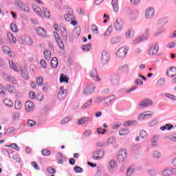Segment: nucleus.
I'll list each match as a JSON object with an SVG mask.
<instances>
[{"label":"nucleus","mask_w":176,"mask_h":176,"mask_svg":"<svg viewBox=\"0 0 176 176\" xmlns=\"http://www.w3.org/2000/svg\"><path fill=\"white\" fill-rule=\"evenodd\" d=\"M127 158V150L126 148H121L118 153V160L119 163H123Z\"/></svg>","instance_id":"f257e3e1"},{"label":"nucleus","mask_w":176,"mask_h":176,"mask_svg":"<svg viewBox=\"0 0 176 176\" xmlns=\"http://www.w3.org/2000/svg\"><path fill=\"white\" fill-rule=\"evenodd\" d=\"M159 52V44L153 43L148 50V56H156Z\"/></svg>","instance_id":"f03ea898"},{"label":"nucleus","mask_w":176,"mask_h":176,"mask_svg":"<svg viewBox=\"0 0 176 176\" xmlns=\"http://www.w3.org/2000/svg\"><path fill=\"white\" fill-rule=\"evenodd\" d=\"M54 38L56 41L58 46H59L60 50H64L65 49V46L64 45V43L63 42V39L60 37V35L57 32H54Z\"/></svg>","instance_id":"7ed1b4c3"},{"label":"nucleus","mask_w":176,"mask_h":176,"mask_svg":"<svg viewBox=\"0 0 176 176\" xmlns=\"http://www.w3.org/2000/svg\"><path fill=\"white\" fill-rule=\"evenodd\" d=\"M105 155V152L104 150H96L94 152V155L92 156L94 160H101L104 157Z\"/></svg>","instance_id":"20e7f679"},{"label":"nucleus","mask_w":176,"mask_h":176,"mask_svg":"<svg viewBox=\"0 0 176 176\" xmlns=\"http://www.w3.org/2000/svg\"><path fill=\"white\" fill-rule=\"evenodd\" d=\"M109 60H111V56L109 54L105 51H103L100 58V63H102L103 65H105V64H108Z\"/></svg>","instance_id":"39448f33"},{"label":"nucleus","mask_w":176,"mask_h":176,"mask_svg":"<svg viewBox=\"0 0 176 176\" xmlns=\"http://www.w3.org/2000/svg\"><path fill=\"white\" fill-rule=\"evenodd\" d=\"M129 52V48L126 47H122L117 52V56L120 58H124L127 53Z\"/></svg>","instance_id":"423d86ee"},{"label":"nucleus","mask_w":176,"mask_h":176,"mask_svg":"<svg viewBox=\"0 0 176 176\" xmlns=\"http://www.w3.org/2000/svg\"><path fill=\"white\" fill-rule=\"evenodd\" d=\"M3 78L6 82H9L11 85H17V79L12 76L8 75L6 73L3 74Z\"/></svg>","instance_id":"0eeeda50"},{"label":"nucleus","mask_w":176,"mask_h":176,"mask_svg":"<svg viewBox=\"0 0 176 176\" xmlns=\"http://www.w3.org/2000/svg\"><path fill=\"white\" fill-rule=\"evenodd\" d=\"M35 108V104L31 100H28L25 104V109L26 112H32Z\"/></svg>","instance_id":"6e6552de"},{"label":"nucleus","mask_w":176,"mask_h":176,"mask_svg":"<svg viewBox=\"0 0 176 176\" xmlns=\"http://www.w3.org/2000/svg\"><path fill=\"white\" fill-rule=\"evenodd\" d=\"M36 32L41 38H46L47 36V32L42 27H37L36 28Z\"/></svg>","instance_id":"1a4fd4ad"},{"label":"nucleus","mask_w":176,"mask_h":176,"mask_svg":"<svg viewBox=\"0 0 176 176\" xmlns=\"http://www.w3.org/2000/svg\"><path fill=\"white\" fill-rule=\"evenodd\" d=\"M2 50L3 53H5V54H7L9 57H11L12 58H13V57H15L16 56L14 54V52H13L12 50H10L9 47L6 45L3 46Z\"/></svg>","instance_id":"9d476101"},{"label":"nucleus","mask_w":176,"mask_h":176,"mask_svg":"<svg viewBox=\"0 0 176 176\" xmlns=\"http://www.w3.org/2000/svg\"><path fill=\"white\" fill-rule=\"evenodd\" d=\"M175 174H176L175 168H166L162 171L163 176L174 175Z\"/></svg>","instance_id":"9b49d317"},{"label":"nucleus","mask_w":176,"mask_h":176,"mask_svg":"<svg viewBox=\"0 0 176 176\" xmlns=\"http://www.w3.org/2000/svg\"><path fill=\"white\" fill-rule=\"evenodd\" d=\"M155 15V9L153 8H149L145 12V17L146 19H152Z\"/></svg>","instance_id":"f8f14e48"},{"label":"nucleus","mask_w":176,"mask_h":176,"mask_svg":"<svg viewBox=\"0 0 176 176\" xmlns=\"http://www.w3.org/2000/svg\"><path fill=\"white\" fill-rule=\"evenodd\" d=\"M94 91V85L89 84L87 86V87L84 89V94H91Z\"/></svg>","instance_id":"ddd939ff"},{"label":"nucleus","mask_w":176,"mask_h":176,"mask_svg":"<svg viewBox=\"0 0 176 176\" xmlns=\"http://www.w3.org/2000/svg\"><path fill=\"white\" fill-rule=\"evenodd\" d=\"M152 104H153V102L150 99H144L139 104V105L140 107H142L144 108L149 107V105H152Z\"/></svg>","instance_id":"4468645a"},{"label":"nucleus","mask_w":176,"mask_h":176,"mask_svg":"<svg viewBox=\"0 0 176 176\" xmlns=\"http://www.w3.org/2000/svg\"><path fill=\"white\" fill-rule=\"evenodd\" d=\"M166 75L169 78H174V76H176V67H170L169 69L166 72Z\"/></svg>","instance_id":"2eb2a0df"},{"label":"nucleus","mask_w":176,"mask_h":176,"mask_svg":"<svg viewBox=\"0 0 176 176\" xmlns=\"http://www.w3.org/2000/svg\"><path fill=\"white\" fill-rule=\"evenodd\" d=\"M9 65L11 69H14V71H16V72H20L21 70V68L19 66L15 65L13 60H9Z\"/></svg>","instance_id":"dca6fc26"},{"label":"nucleus","mask_w":176,"mask_h":176,"mask_svg":"<svg viewBox=\"0 0 176 176\" xmlns=\"http://www.w3.org/2000/svg\"><path fill=\"white\" fill-rule=\"evenodd\" d=\"M91 76L94 80L96 82H100V79L98 75L97 74V69H93L91 72Z\"/></svg>","instance_id":"f3484780"},{"label":"nucleus","mask_w":176,"mask_h":176,"mask_svg":"<svg viewBox=\"0 0 176 176\" xmlns=\"http://www.w3.org/2000/svg\"><path fill=\"white\" fill-rule=\"evenodd\" d=\"M114 27L117 31H120V30L123 28V21L120 19L116 20L114 23Z\"/></svg>","instance_id":"a211bd4d"},{"label":"nucleus","mask_w":176,"mask_h":176,"mask_svg":"<svg viewBox=\"0 0 176 176\" xmlns=\"http://www.w3.org/2000/svg\"><path fill=\"white\" fill-rule=\"evenodd\" d=\"M68 94L67 90L60 91L58 94V100H65Z\"/></svg>","instance_id":"6ab92c4d"},{"label":"nucleus","mask_w":176,"mask_h":176,"mask_svg":"<svg viewBox=\"0 0 176 176\" xmlns=\"http://www.w3.org/2000/svg\"><path fill=\"white\" fill-rule=\"evenodd\" d=\"M115 98L116 97L114 95L110 96L104 100V102L106 105H109L111 102L115 101Z\"/></svg>","instance_id":"aec40b11"},{"label":"nucleus","mask_w":176,"mask_h":176,"mask_svg":"<svg viewBox=\"0 0 176 176\" xmlns=\"http://www.w3.org/2000/svg\"><path fill=\"white\" fill-rule=\"evenodd\" d=\"M111 5L113 6V9L114 12H118L119 11V2L118 0H113L111 1Z\"/></svg>","instance_id":"412c9836"},{"label":"nucleus","mask_w":176,"mask_h":176,"mask_svg":"<svg viewBox=\"0 0 176 176\" xmlns=\"http://www.w3.org/2000/svg\"><path fill=\"white\" fill-rule=\"evenodd\" d=\"M3 104H5L6 107H9L10 108L13 107V101H12L9 98H6L3 101Z\"/></svg>","instance_id":"4be33fe9"},{"label":"nucleus","mask_w":176,"mask_h":176,"mask_svg":"<svg viewBox=\"0 0 176 176\" xmlns=\"http://www.w3.org/2000/svg\"><path fill=\"white\" fill-rule=\"evenodd\" d=\"M130 133L129 128H124L119 131L120 135H127Z\"/></svg>","instance_id":"5701e85b"},{"label":"nucleus","mask_w":176,"mask_h":176,"mask_svg":"<svg viewBox=\"0 0 176 176\" xmlns=\"http://www.w3.org/2000/svg\"><path fill=\"white\" fill-rule=\"evenodd\" d=\"M124 12L125 14H138V12H133L129 8H124Z\"/></svg>","instance_id":"b1692460"},{"label":"nucleus","mask_w":176,"mask_h":176,"mask_svg":"<svg viewBox=\"0 0 176 176\" xmlns=\"http://www.w3.org/2000/svg\"><path fill=\"white\" fill-rule=\"evenodd\" d=\"M41 12L44 14L45 19H50V12L49 11V10H47V8H43Z\"/></svg>","instance_id":"393cba45"},{"label":"nucleus","mask_w":176,"mask_h":176,"mask_svg":"<svg viewBox=\"0 0 176 176\" xmlns=\"http://www.w3.org/2000/svg\"><path fill=\"white\" fill-rule=\"evenodd\" d=\"M51 66L52 68H57L58 66V60H57V58L54 57L51 60Z\"/></svg>","instance_id":"a878e982"},{"label":"nucleus","mask_w":176,"mask_h":176,"mask_svg":"<svg viewBox=\"0 0 176 176\" xmlns=\"http://www.w3.org/2000/svg\"><path fill=\"white\" fill-rule=\"evenodd\" d=\"M6 90L8 91V93H10V94L16 93V88L10 85H8L6 86Z\"/></svg>","instance_id":"bb28decb"},{"label":"nucleus","mask_w":176,"mask_h":176,"mask_svg":"<svg viewBox=\"0 0 176 176\" xmlns=\"http://www.w3.org/2000/svg\"><path fill=\"white\" fill-rule=\"evenodd\" d=\"M44 56H45V60H47V61H49V60H50V58H52V52H50L49 50H45L44 51Z\"/></svg>","instance_id":"cd10ccee"},{"label":"nucleus","mask_w":176,"mask_h":176,"mask_svg":"<svg viewBox=\"0 0 176 176\" xmlns=\"http://www.w3.org/2000/svg\"><path fill=\"white\" fill-rule=\"evenodd\" d=\"M33 10L34 12H35V13L39 16L40 17L42 16V14H41V12H42V10H41V8H39V6H33Z\"/></svg>","instance_id":"c85d7f7f"},{"label":"nucleus","mask_w":176,"mask_h":176,"mask_svg":"<svg viewBox=\"0 0 176 176\" xmlns=\"http://www.w3.org/2000/svg\"><path fill=\"white\" fill-rule=\"evenodd\" d=\"M68 80H69V78L67 77V75L61 74L60 77V83L65 82L68 83Z\"/></svg>","instance_id":"c756f323"},{"label":"nucleus","mask_w":176,"mask_h":176,"mask_svg":"<svg viewBox=\"0 0 176 176\" xmlns=\"http://www.w3.org/2000/svg\"><path fill=\"white\" fill-rule=\"evenodd\" d=\"M134 171H135V168H134V166H130L126 170V174L127 176H130V175H131V174H133L134 173Z\"/></svg>","instance_id":"7c9ffc66"},{"label":"nucleus","mask_w":176,"mask_h":176,"mask_svg":"<svg viewBox=\"0 0 176 176\" xmlns=\"http://www.w3.org/2000/svg\"><path fill=\"white\" fill-rule=\"evenodd\" d=\"M60 32L62 34V36H63V38H65L66 41L68 38V33L67 32V29L65 28H62L60 29Z\"/></svg>","instance_id":"2f4dec72"},{"label":"nucleus","mask_w":176,"mask_h":176,"mask_svg":"<svg viewBox=\"0 0 176 176\" xmlns=\"http://www.w3.org/2000/svg\"><path fill=\"white\" fill-rule=\"evenodd\" d=\"M71 120H72V116H69L60 121V124H65V123H68V122H71Z\"/></svg>","instance_id":"473e14b6"},{"label":"nucleus","mask_w":176,"mask_h":176,"mask_svg":"<svg viewBox=\"0 0 176 176\" xmlns=\"http://www.w3.org/2000/svg\"><path fill=\"white\" fill-rule=\"evenodd\" d=\"M7 36L9 41H11L12 43H16L17 42V40L16 39L14 36H13V34H12L11 33H8Z\"/></svg>","instance_id":"72a5a7b5"},{"label":"nucleus","mask_w":176,"mask_h":176,"mask_svg":"<svg viewBox=\"0 0 176 176\" xmlns=\"http://www.w3.org/2000/svg\"><path fill=\"white\" fill-rule=\"evenodd\" d=\"M87 122H89V117H84L78 120V124H85V123H86Z\"/></svg>","instance_id":"f704fd0d"},{"label":"nucleus","mask_w":176,"mask_h":176,"mask_svg":"<svg viewBox=\"0 0 176 176\" xmlns=\"http://www.w3.org/2000/svg\"><path fill=\"white\" fill-rule=\"evenodd\" d=\"M173 126L171 124H166L165 126H161L160 130L162 131L164 130H171L173 129Z\"/></svg>","instance_id":"c9c22d12"},{"label":"nucleus","mask_w":176,"mask_h":176,"mask_svg":"<svg viewBox=\"0 0 176 176\" xmlns=\"http://www.w3.org/2000/svg\"><path fill=\"white\" fill-rule=\"evenodd\" d=\"M21 76L23 79L28 80V72L25 69H21Z\"/></svg>","instance_id":"e433bc0d"},{"label":"nucleus","mask_w":176,"mask_h":176,"mask_svg":"<svg viewBox=\"0 0 176 176\" xmlns=\"http://www.w3.org/2000/svg\"><path fill=\"white\" fill-rule=\"evenodd\" d=\"M116 166V161L113 160H110L109 163V168H110V170H113V168H115Z\"/></svg>","instance_id":"4c0bfd02"},{"label":"nucleus","mask_w":176,"mask_h":176,"mask_svg":"<svg viewBox=\"0 0 176 176\" xmlns=\"http://www.w3.org/2000/svg\"><path fill=\"white\" fill-rule=\"evenodd\" d=\"M81 49L84 52H89V50H90V49H91V44H87V45H82Z\"/></svg>","instance_id":"58836bf2"},{"label":"nucleus","mask_w":176,"mask_h":176,"mask_svg":"<svg viewBox=\"0 0 176 176\" xmlns=\"http://www.w3.org/2000/svg\"><path fill=\"white\" fill-rule=\"evenodd\" d=\"M134 36V31L133 30H128L126 32V38H133Z\"/></svg>","instance_id":"ea45409f"},{"label":"nucleus","mask_w":176,"mask_h":176,"mask_svg":"<svg viewBox=\"0 0 176 176\" xmlns=\"http://www.w3.org/2000/svg\"><path fill=\"white\" fill-rule=\"evenodd\" d=\"M91 31L94 32V34H96V35H98L100 34V32H98V27L96 25H91Z\"/></svg>","instance_id":"a19ab883"},{"label":"nucleus","mask_w":176,"mask_h":176,"mask_svg":"<svg viewBox=\"0 0 176 176\" xmlns=\"http://www.w3.org/2000/svg\"><path fill=\"white\" fill-rule=\"evenodd\" d=\"M166 23H168V19L166 17L161 18L158 20V24H166Z\"/></svg>","instance_id":"79ce46f5"},{"label":"nucleus","mask_w":176,"mask_h":176,"mask_svg":"<svg viewBox=\"0 0 176 176\" xmlns=\"http://www.w3.org/2000/svg\"><path fill=\"white\" fill-rule=\"evenodd\" d=\"M36 84L38 86H42L43 85V78L38 77L36 80Z\"/></svg>","instance_id":"37998d69"},{"label":"nucleus","mask_w":176,"mask_h":176,"mask_svg":"<svg viewBox=\"0 0 176 176\" xmlns=\"http://www.w3.org/2000/svg\"><path fill=\"white\" fill-rule=\"evenodd\" d=\"M10 29L12 32H19V29L17 28V25L14 23L11 24Z\"/></svg>","instance_id":"c03bdc74"},{"label":"nucleus","mask_w":176,"mask_h":176,"mask_svg":"<svg viewBox=\"0 0 176 176\" xmlns=\"http://www.w3.org/2000/svg\"><path fill=\"white\" fill-rule=\"evenodd\" d=\"M96 131H97L98 134L104 135V134H105V133H107V129H102V128L100 127V128H98V129H96Z\"/></svg>","instance_id":"a18cd8bd"},{"label":"nucleus","mask_w":176,"mask_h":176,"mask_svg":"<svg viewBox=\"0 0 176 176\" xmlns=\"http://www.w3.org/2000/svg\"><path fill=\"white\" fill-rule=\"evenodd\" d=\"M165 96L167 97V98H169L170 100H173V101H176L175 95H173V94H166Z\"/></svg>","instance_id":"49530a36"},{"label":"nucleus","mask_w":176,"mask_h":176,"mask_svg":"<svg viewBox=\"0 0 176 176\" xmlns=\"http://www.w3.org/2000/svg\"><path fill=\"white\" fill-rule=\"evenodd\" d=\"M22 105L23 104H21V102L16 101V102H15V104H14V108H15V109H17V110L21 109Z\"/></svg>","instance_id":"de8ad7c7"},{"label":"nucleus","mask_w":176,"mask_h":176,"mask_svg":"<svg viewBox=\"0 0 176 176\" xmlns=\"http://www.w3.org/2000/svg\"><path fill=\"white\" fill-rule=\"evenodd\" d=\"M91 102H93V100L91 99H90L84 105H82V109H86V108H87V107H90V105H91Z\"/></svg>","instance_id":"09e8293b"},{"label":"nucleus","mask_w":176,"mask_h":176,"mask_svg":"<svg viewBox=\"0 0 176 176\" xmlns=\"http://www.w3.org/2000/svg\"><path fill=\"white\" fill-rule=\"evenodd\" d=\"M21 9L23 10V12H25L26 13H28V12H30V8L25 4H21Z\"/></svg>","instance_id":"8fccbe9b"},{"label":"nucleus","mask_w":176,"mask_h":176,"mask_svg":"<svg viewBox=\"0 0 176 176\" xmlns=\"http://www.w3.org/2000/svg\"><path fill=\"white\" fill-rule=\"evenodd\" d=\"M120 70L122 71V72H129V66L127 65L122 66L120 67Z\"/></svg>","instance_id":"3c124183"},{"label":"nucleus","mask_w":176,"mask_h":176,"mask_svg":"<svg viewBox=\"0 0 176 176\" xmlns=\"http://www.w3.org/2000/svg\"><path fill=\"white\" fill-rule=\"evenodd\" d=\"M140 136L141 137V138H147L148 133L145 131H141L140 133Z\"/></svg>","instance_id":"603ef678"},{"label":"nucleus","mask_w":176,"mask_h":176,"mask_svg":"<svg viewBox=\"0 0 176 176\" xmlns=\"http://www.w3.org/2000/svg\"><path fill=\"white\" fill-rule=\"evenodd\" d=\"M73 35L75 38H78L79 35H80V31L78 30V29H74L73 31Z\"/></svg>","instance_id":"864d4df0"},{"label":"nucleus","mask_w":176,"mask_h":176,"mask_svg":"<svg viewBox=\"0 0 176 176\" xmlns=\"http://www.w3.org/2000/svg\"><path fill=\"white\" fill-rule=\"evenodd\" d=\"M50 151H49L48 149H43L42 151V154L43 155V156H50Z\"/></svg>","instance_id":"5fc2aeb1"},{"label":"nucleus","mask_w":176,"mask_h":176,"mask_svg":"<svg viewBox=\"0 0 176 176\" xmlns=\"http://www.w3.org/2000/svg\"><path fill=\"white\" fill-rule=\"evenodd\" d=\"M40 65L42 68H47V64L46 63V60H41L40 61Z\"/></svg>","instance_id":"6e6d98bb"},{"label":"nucleus","mask_w":176,"mask_h":176,"mask_svg":"<svg viewBox=\"0 0 176 176\" xmlns=\"http://www.w3.org/2000/svg\"><path fill=\"white\" fill-rule=\"evenodd\" d=\"M111 32H112V26L109 27L107 30L104 34V36H108V35H111Z\"/></svg>","instance_id":"4d7b16f0"},{"label":"nucleus","mask_w":176,"mask_h":176,"mask_svg":"<svg viewBox=\"0 0 176 176\" xmlns=\"http://www.w3.org/2000/svg\"><path fill=\"white\" fill-rule=\"evenodd\" d=\"M36 98L37 101H42L43 100V98H44L43 94H42V93L38 94L36 96Z\"/></svg>","instance_id":"13d9d810"},{"label":"nucleus","mask_w":176,"mask_h":176,"mask_svg":"<svg viewBox=\"0 0 176 176\" xmlns=\"http://www.w3.org/2000/svg\"><path fill=\"white\" fill-rule=\"evenodd\" d=\"M47 171L49 173V174H56V169L52 167H48L47 168Z\"/></svg>","instance_id":"bf43d9fd"},{"label":"nucleus","mask_w":176,"mask_h":176,"mask_svg":"<svg viewBox=\"0 0 176 176\" xmlns=\"http://www.w3.org/2000/svg\"><path fill=\"white\" fill-rule=\"evenodd\" d=\"M176 43L175 42H170L167 44V47L168 49H173L175 47Z\"/></svg>","instance_id":"052dcab7"},{"label":"nucleus","mask_w":176,"mask_h":176,"mask_svg":"<svg viewBox=\"0 0 176 176\" xmlns=\"http://www.w3.org/2000/svg\"><path fill=\"white\" fill-rule=\"evenodd\" d=\"M36 123V122L34 120H28V126L29 127H32V126H35Z\"/></svg>","instance_id":"680f3d73"},{"label":"nucleus","mask_w":176,"mask_h":176,"mask_svg":"<svg viewBox=\"0 0 176 176\" xmlns=\"http://www.w3.org/2000/svg\"><path fill=\"white\" fill-rule=\"evenodd\" d=\"M65 19L66 21H71L72 19H74V16H72V14H67L65 16Z\"/></svg>","instance_id":"e2e57ef3"},{"label":"nucleus","mask_w":176,"mask_h":176,"mask_svg":"<svg viewBox=\"0 0 176 176\" xmlns=\"http://www.w3.org/2000/svg\"><path fill=\"white\" fill-rule=\"evenodd\" d=\"M157 142V137L154 136L152 139H151V143H152V146H156V142Z\"/></svg>","instance_id":"0e129e2a"},{"label":"nucleus","mask_w":176,"mask_h":176,"mask_svg":"<svg viewBox=\"0 0 176 176\" xmlns=\"http://www.w3.org/2000/svg\"><path fill=\"white\" fill-rule=\"evenodd\" d=\"M146 116H152V114L142 113L139 116V119H146Z\"/></svg>","instance_id":"69168bd1"},{"label":"nucleus","mask_w":176,"mask_h":176,"mask_svg":"<svg viewBox=\"0 0 176 176\" xmlns=\"http://www.w3.org/2000/svg\"><path fill=\"white\" fill-rule=\"evenodd\" d=\"M74 171L75 173H82L83 171V169L80 168V166H75Z\"/></svg>","instance_id":"338daca9"},{"label":"nucleus","mask_w":176,"mask_h":176,"mask_svg":"<svg viewBox=\"0 0 176 176\" xmlns=\"http://www.w3.org/2000/svg\"><path fill=\"white\" fill-rule=\"evenodd\" d=\"M170 141L176 142V134L171 135L169 136Z\"/></svg>","instance_id":"774afa93"}]
</instances>
